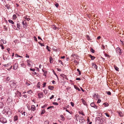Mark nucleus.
<instances>
[{"instance_id":"bf43d9fd","label":"nucleus","mask_w":124,"mask_h":124,"mask_svg":"<svg viewBox=\"0 0 124 124\" xmlns=\"http://www.w3.org/2000/svg\"><path fill=\"white\" fill-rule=\"evenodd\" d=\"M58 61L60 63V64H61L62 65L63 64L62 62V61H61V60H59Z\"/></svg>"},{"instance_id":"7ed1b4c3","label":"nucleus","mask_w":124,"mask_h":124,"mask_svg":"<svg viewBox=\"0 0 124 124\" xmlns=\"http://www.w3.org/2000/svg\"><path fill=\"white\" fill-rule=\"evenodd\" d=\"M116 51L117 52L119 53V55H121V53L122 52V50L120 48L118 47L116 48Z\"/></svg>"},{"instance_id":"2eb2a0df","label":"nucleus","mask_w":124,"mask_h":124,"mask_svg":"<svg viewBox=\"0 0 124 124\" xmlns=\"http://www.w3.org/2000/svg\"><path fill=\"white\" fill-rule=\"evenodd\" d=\"M18 116L17 115L15 116L14 117V119L15 121L18 120Z\"/></svg>"},{"instance_id":"c85d7f7f","label":"nucleus","mask_w":124,"mask_h":124,"mask_svg":"<svg viewBox=\"0 0 124 124\" xmlns=\"http://www.w3.org/2000/svg\"><path fill=\"white\" fill-rule=\"evenodd\" d=\"M37 86L39 88H40V84L39 82H38L37 85Z\"/></svg>"},{"instance_id":"e2e57ef3","label":"nucleus","mask_w":124,"mask_h":124,"mask_svg":"<svg viewBox=\"0 0 124 124\" xmlns=\"http://www.w3.org/2000/svg\"><path fill=\"white\" fill-rule=\"evenodd\" d=\"M57 70L59 71H62L61 69H60L57 68Z\"/></svg>"},{"instance_id":"f3484780","label":"nucleus","mask_w":124,"mask_h":124,"mask_svg":"<svg viewBox=\"0 0 124 124\" xmlns=\"http://www.w3.org/2000/svg\"><path fill=\"white\" fill-rule=\"evenodd\" d=\"M82 102L85 105H86V103L85 102V101L83 99H81Z\"/></svg>"},{"instance_id":"9b49d317","label":"nucleus","mask_w":124,"mask_h":124,"mask_svg":"<svg viewBox=\"0 0 124 124\" xmlns=\"http://www.w3.org/2000/svg\"><path fill=\"white\" fill-rule=\"evenodd\" d=\"M0 42H1L2 43L4 44H5L6 43V41L5 40H4L3 39H1L0 40Z\"/></svg>"},{"instance_id":"864d4df0","label":"nucleus","mask_w":124,"mask_h":124,"mask_svg":"<svg viewBox=\"0 0 124 124\" xmlns=\"http://www.w3.org/2000/svg\"><path fill=\"white\" fill-rule=\"evenodd\" d=\"M34 39L36 41H37V39L35 36L34 38Z\"/></svg>"},{"instance_id":"7c9ffc66","label":"nucleus","mask_w":124,"mask_h":124,"mask_svg":"<svg viewBox=\"0 0 124 124\" xmlns=\"http://www.w3.org/2000/svg\"><path fill=\"white\" fill-rule=\"evenodd\" d=\"M106 93H107V94L109 95H110L111 94V92L109 91H106Z\"/></svg>"},{"instance_id":"a878e982","label":"nucleus","mask_w":124,"mask_h":124,"mask_svg":"<svg viewBox=\"0 0 124 124\" xmlns=\"http://www.w3.org/2000/svg\"><path fill=\"white\" fill-rule=\"evenodd\" d=\"M53 29L54 30H56V29H58V28H57L55 25H53Z\"/></svg>"},{"instance_id":"4468645a","label":"nucleus","mask_w":124,"mask_h":124,"mask_svg":"<svg viewBox=\"0 0 124 124\" xmlns=\"http://www.w3.org/2000/svg\"><path fill=\"white\" fill-rule=\"evenodd\" d=\"M89 56L91 58L92 60H93L95 58V57L94 56H92L91 55H89Z\"/></svg>"},{"instance_id":"603ef678","label":"nucleus","mask_w":124,"mask_h":124,"mask_svg":"<svg viewBox=\"0 0 124 124\" xmlns=\"http://www.w3.org/2000/svg\"><path fill=\"white\" fill-rule=\"evenodd\" d=\"M74 88L76 89H78V87L75 85H74Z\"/></svg>"},{"instance_id":"774afa93","label":"nucleus","mask_w":124,"mask_h":124,"mask_svg":"<svg viewBox=\"0 0 124 124\" xmlns=\"http://www.w3.org/2000/svg\"><path fill=\"white\" fill-rule=\"evenodd\" d=\"M26 58H29V55H28L27 54H26Z\"/></svg>"},{"instance_id":"6e6d98bb","label":"nucleus","mask_w":124,"mask_h":124,"mask_svg":"<svg viewBox=\"0 0 124 124\" xmlns=\"http://www.w3.org/2000/svg\"><path fill=\"white\" fill-rule=\"evenodd\" d=\"M105 114L108 117H109V114H108L107 113H105Z\"/></svg>"},{"instance_id":"a19ab883","label":"nucleus","mask_w":124,"mask_h":124,"mask_svg":"<svg viewBox=\"0 0 124 124\" xmlns=\"http://www.w3.org/2000/svg\"><path fill=\"white\" fill-rule=\"evenodd\" d=\"M10 80V78L9 77H7L6 78V80L7 81H9Z\"/></svg>"},{"instance_id":"3c124183","label":"nucleus","mask_w":124,"mask_h":124,"mask_svg":"<svg viewBox=\"0 0 124 124\" xmlns=\"http://www.w3.org/2000/svg\"><path fill=\"white\" fill-rule=\"evenodd\" d=\"M70 103H71V105L73 107L74 106V104L73 103V102H70Z\"/></svg>"},{"instance_id":"0eeeda50","label":"nucleus","mask_w":124,"mask_h":124,"mask_svg":"<svg viewBox=\"0 0 124 124\" xmlns=\"http://www.w3.org/2000/svg\"><path fill=\"white\" fill-rule=\"evenodd\" d=\"M10 85L11 87H12L16 88V83H15V82H13Z\"/></svg>"},{"instance_id":"6e6552de","label":"nucleus","mask_w":124,"mask_h":124,"mask_svg":"<svg viewBox=\"0 0 124 124\" xmlns=\"http://www.w3.org/2000/svg\"><path fill=\"white\" fill-rule=\"evenodd\" d=\"M36 107L35 106L33 105H32L31 106V110H33L34 111L36 109Z\"/></svg>"},{"instance_id":"f8f14e48","label":"nucleus","mask_w":124,"mask_h":124,"mask_svg":"<svg viewBox=\"0 0 124 124\" xmlns=\"http://www.w3.org/2000/svg\"><path fill=\"white\" fill-rule=\"evenodd\" d=\"M48 89L50 90H53L54 88V87L53 86H49L48 87Z\"/></svg>"},{"instance_id":"aec40b11","label":"nucleus","mask_w":124,"mask_h":124,"mask_svg":"<svg viewBox=\"0 0 124 124\" xmlns=\"http://www.w3.org/2000/svg\"><path fill=\"white\" fill-rule=\"evenodd\" d=\"M49 60H50V63H52L53 62L52 61L53 60V59L50 56L49 57Z\"/></svg>"},{"instance_id":"13d9d810","label":"nucleus","mask_w":124,"mask_h":124,"mask_svg":"<svg viewBox=\"0 0 124 124\" xmlns=\"http://www.w3.org/2000/svg\"><path fill=\"white\" fill-rule=\"evenodd\" d=\"M55 5L56 7L58 8L59 6V4L58 3H57L55 4Z\"/></svg>"},{"instance_id":"bb28decb","label":"nucleus","mask_w":124,"mask_h":124,"mask_svg":"<svg viewBox=\"0 0 124 124\" xmlns=\"http://www.w3.org/2000/svg\"><path fill=\"white\" fill-rule=\"evenodd\" d=\"M60 76L62 77L63 78H66V75H65L64 74H62L60 75Z\"/></svg>"},{"instance_id":"dca6fc26","label":"nucleus","mask_w":124,"mask_h":124,"mask_svg":"<svg viewBox=\"0 0 124 124\" xmlns=\"http://www.w3.org/2000/svg\"><path fill=\"white\" fill-rule=\"evenodd\" d=\"M118 113L120 116L122 117L123 116V113L121 111H119L118 112Z\"/></svg>"},{"instance_id":"f257e3e1","label":"nucleus","mask_w":124,"mask_h":124,"mask_svg":"<svg viewBox=\"0 0 124 124\" xmlns=\"http://www.w3.org/2000/svg\"><path fill=\"white\" fill-rule=\"evenodd\" d=\"M1 115H0V122L3 124L7 123V121L6 118L4 117H1Z\"/></svg>"},{"instance_id":"69168bd1","label":"nucleus","mask_w":124,"mask_h":124,"mask_svg":"<svg viewBox=\"0 0 124 124\" xmlns=\"http://www.w3.org/2000/svg\"><path fill=\"white\" fill-rule=\"evenodd\" d=\"M87 123H88L89 122H90V119L89 117H88V118H87Z\"/></svg>"},{"instance_id":"de8ad7c7","label":"nucleus","mask_w":124,"mask_h":124,"mask_svg":"<svg viewBox=\"0 0 124 124\" xmlns=\"http://www.w3.org/2000/svg\"><path fill=\"white\" fill-rule=\"evenodd\" d=\"M100 117H98L96 118V120H98L99 121L100 120Z\"/></svg>"},{"instance_id":"8fccbe9b","label":"nucleus","mask_w":124,"mask_h":124,"mask_svg":"<svg viewBox=\"0 0 124 124\" xmlns=\"http://www.w3.org/2000/svg\"><path fill=\"white\" fill-rule=\"evenodd\" d=\"M9 63H8L7 64H5L3 65L5 67H7V66H8Z\"/></svg>"},{"instance_id":"0e129e2a","label":"nucleus","mask_w":124,"mask_h":124,"mask_svg":"<svg viewBox=\"0 0 124 124\" xmlns=\"http://www.w3.org/2000/svg\"><path fill=\"white\" fill-rule=\"evenodd\" d=\"M105 55L106 56H107V57H109V55L108 54H105Z\"/></svg>"},{"instance_id":"a211bd4d","label":"nucleus","mask_w":124,"mask_h":124,"mask_svg":"<svg viewBox=\"0 0 124 124\" xmlns=\"http://www.w3.org/2000/svg\"><path fill=\"white\" fill-rule=\"evenodd\" d=\"M5 6V7H6L8 9H9L10 8V5H6Z\"/></svg>"},{"instance_id":"680f3d73","label":"nucleus","mask_w":124,"mask_h":124,"mask_svg":"<svg viewBox=\"0 0 124 124\" xmlns=\"http://www.w3.org/2000/svg\"><path fill=\"white\" fill-rule=\"evenodd\" d=\"M30 70L31 71H34L35 70V69H31V68H30Z\"/></svg>"},{"instance_id":"393cba45","label":"nucleus","mask_w":124,"mask_h":124,"mask_svg":"<svg viewBox=\"0 0 124 124\" xmlns=\"http://www.w3.org/2000/svg\"><path fill=\"white\" fill-rule=\"evenodd\" d=\"M17 18L16 15L14 14L13 16V19H15Z\"/></svg>"},{"instance_id":"423d86ee","label":"nucleus","mask_w":124,"mask_h":124,"mask_svg":"<svg viewBox=\"0 0 124 124\" xmlns=\"http://www.w3.org/2000/svg\"><path fill=\"white\" fill-rule=\"evenodd\" d=\"M91 106L92 107L95 108H97V106L95 105L94 102H92L90 104Z\"/></svg>"},{"instance_id":"72a5a7b5","label":"nucleus","mask_w":124,"mask_h":124,"mask_svg":"<svg viewBox=\"0 0 124 124\" xmlns=\"http://www.w3.org/2000/svg\"><path fill=\"white\" fill-rule=\"evenodd\" d=\"M93 66L96 69H97V65L95 64H93Z\"/></svg>"},{"instance_id":"412c9836","label":"nucleus","mask_w":124,"mask_h":124,"mask_svg":"<svg viewBox=\"0 0 124 124\" xmlns=\"http://www.w3.org/2000/svg\"><path fill=\"white\" fill-rule=\"evenodd\" d=\"M8 21L9 23H11L12 24H14V23L12 20H9Z\"/></svg>"},{"instance_id":"4be33fe9","label":"nucleus","mask_w":124,"mask_h":124,"mask_svg":"<svg viewBox=\"0 0 124 124\" xmlns=\"http://www.w3.org/2000/svg\"><path fill=\"white\" fill-rule=\"evenodd\" d=\"M114 68L115 69V70L116 71H119V68L118 67H116V66L115 65L114 66Z\"/></svg>"},{"instance_id":"6ab92c4d","label":"nucleus","mask_w":124,"mask_h":124,"mask_svg":"<svg viewBox=\"0 0 124 124\" xmlns=\"http://www.w3.org/2000/svg\"><path fill=\"white\" fill-rule=\"evenodd\" d=\"M103 105H104L105 107H107L108 106V104L107 102H105L103 103Z\"/></svg>"},{"instance_id":"a18cd8bd","label":"nucleus","mask_w":124,"mask_h":124,"mask_svg":"<svg viewBox=\"0 0 124 124\" xmlns=\"http://www.w3.org/2000/svg\"><path fill=\"white\" fill-rule=\"evenodd\" d=\"M47 104H45V105H44V106H42L41 107V108H44L45 107H46V106H47Z\"/></svg>"},{"instance_id":"338daca9","label":"nucleus","mask_w":124,"mask_h":124,"mask_svg":"<svg viewBox=\"0 0 124 124\" xmlns=\"http://www.w3.org/2000/svg\"><path fill=\"white\" fill-rule=\"evenodd\" d=\"M33 117V116H31L29 118V120H31Z\"/></svg>"},{"instance_id":"09e8293b","label":"nucleus","mask_w":124,"mask_h":124,"mask_svg":"<svg viewBox=\"0 0 124 124\" xmlns=\"http://www.w3.org/2000/svg\"><path fill=\"white\" fill-rule=\"evenodd\" d=\"M26 84L28 86L29 85H30V83L28 82L27 81L26 82Z\"/></svg>"},{"instance_id":"b1692460","label":"nucleus","mask_w":124,"mask_h":124,"mask_svg":"<svg viewBox=\"0 0 124 124\" xmlns=\"http://www.w3.org/2000/svg\"><path fill=\"white\" fill-rule=\"evenodd\" d=\"M45 112H46V111H45V109H43L41 111V115H42L44 114V113H45Z\"/></svg>"},{"instance_id":"39448f33","label":"nucleus","mask_w":124,"mask_h":124,"mask_svg":"<svg viewBox=\"0 0 124 124\" xmlns=\"http://www.w3.org/2000/svg\"><path fill=\"white\" fill-rule=\"evenodd\" d=\"M44 95L43 93L42 92H40L38 93V98H43V97Z\"/></svg>"},{"instance_id":"79ce46f5","label":"nucleus","mask_w":124,"mask_h":124,"mask_svg":"<svg viewBox=\"0 0 124 124\" xmlns=\"http://www.w3.org/2000/svg\"><path fill=\"white\" fill-rule=\"evenodd\" d=\"M27 16H25L24 17V18L25 19H26V20L27 21H29L30 20V19L29 18H27Z\"/></svg>"},{"instance_id":"ea45409f","label":"nucleus","mask_w":124,"mask_h":124,"mask_svg":"<svg viewBox=\"0 0 124 124\" xmlns=\"http://www.w3.org/2000/svg\"><path fill=\"white\" fill-rule=\"evenodd\" d=\"M53 104L56 105H58V103L56 102H53Z\"/></svg>"},{"instance_id":"052dcab7","label":"nucleus","mask_w":124,"mask_h":124,"mask_svg":"<svg viewBox=\"0 0 124 124\" xmlns=\"http://www.w3.org/2000/svg\"><path fill=\"white\" fill-rule=\"evenodd\" d=\"M12 66H11L9 68H8L7 69L8 70H11V69L12 68Z\"/></svg>"},{"instance_id":"c9c22d12","label":"nucleus","mask_w":124,"mask_h":124,"mask_svg":"<svg viewBox=\"0 0 124 124\" xmlns=\"http://www.w3.org/2000/svg\"><path fill=\"white\" fill-rule=\"evenodd\" d=\"M90 51L93 53H94V50H93L92 48H91V49Z\"/></svg>"},{"instance_id":"4c0bfd02","label":"nucleus","mask_w":124,"mask_h":124,"mask_svg":"<svg viewBox=\"0 0 124 124\" xmlns=\"http://www.w3.org/2000/svg\"><path fill=\"white\" fill-rule=\"evenodd\" d=\"M46 82H44L43 83V87H44L46 86Z\"/></svg>"},{"instance_id":"ddd939ff","label":"nucleus","mask_w":124,"mask_h":124,"mask_svg":"<svg viewBox=\"0 0 124 124\" xmlns=\"http://www.w3.org/2000/svg\"><path fill=\"white\" fill-rule=\"evenodd\" d=\"M17 28H18V30H19L20 28V23H17ZM16 30H17V29H16Z\"/></svg>"},{"instance_id":"5fc2aeb1","label":"nucleus","mask_w":124,"mask_h":124,"mask_svg":"<svg viewBox=\"0 0 124 124\" xmlns=\"http://www.w3.org/2000/svg\"><path fill=\"white\" fill-rule=\"evenodd\" d=\"M54 97V95H52L50 98V99L51 100L52 99V98H53Z\"/></svg>"},{"instance_id":"4d7b16f0","label":"nucleus","mask_w":124,"mask_h":124,"mask_svg":"<svg viewBox=\"0 0 124 124\" xmlns=\"http://www.w3.org/2000/svg\"><path fill=\"white\" fill-rule=\"evenodd\" d=\"M101 101V100H100V99H99L98 100V101H97V103H100Z\"/></svg>"},{"instance_id":"c03bdc74","label":"nucleus","mask_w":124,"mask_h":124,"mask_svg":"<svg viewBox=\"0 0 124 124\" xmlns=\"http://www.w3.org/2000/svg\"><path fill=\"white\" fill-rule=\"evenodd\" d=\"M0 46L1 47V49H4V47L3 46V45L0 44Z\"/></svg>"},{"instance_id":"cd10ccee","label":"nucleus","mask_w":124,"mask_h":124,"mask_svg":"<svg viewBox=\"0 0 124 124\" xmlns=\"http://www.w3.org/2000/svg\"><path fill=\"white\" fill-rule=\"evenodd\" d=\"M21 65L24 68H25L26 67V65H25L23 63H22L21 64Z\"/></svg>"},{"instance_id":"2f4dec72","label":"nucleus","mask_w":124,"mask_h":124,"mask_svg":"<svg viewBox=\"0 0 124 124\" xmlns=\"http://www.w3.org/2000/svg\"><path fill=\"white\" fill-rule=\"evenodd\" d=\"M3 104L1 102H0V108H2L3 107Z\"/></svg>"},{"instance_id":"9d476101","label":"nucleus","mask_w":124,"mask_h":124,"mask_svg":"<svg viewBox=\"0 0 124 124\" xmlns=\"http://www.w3.org/2000/svg\"><path fill=\"white\" fill-rule=\"evenodd\" d=\"M22 24L23 26V27L24 28H26L27 27L26 23L25 24L23 21L22 22Z\"/></svg>"},{"instance_id":"49530a36","label":"nucleus","mask_w":124,"mask_h":124,"mask_svg":"<svg viewBox=\"0 0 124 124\" xmlns=\"http://www.w3.org/2000/svg\"><path fill=\"white\" fill-rule=\"evenodd\" d=\"M47 73V71H45L43 75L46 77V74Z\"/></svg>"},{"instance_id":"c756f323","label":"nucleus","mask_w":124,"mask_h":124,"mask_svg":"<svg viewBox=\"0 0 124 124\" xmlns=\"http://www.w3.org/2000/svg\"><path fill=\"white\" fill-rule=\"evenodd\" d=\"M86 37H87V39L88 40H91V39H90V37H89L88 35H86Z\"/></svg>"},{"instance_id":"20e7f679","label":"nucleus","mask_w":124,"mask_h":124,"mask_svg":"<svg viewBox=\"0 0 124 124\" xmlns=\"http://www.w3.org/2000/svg\"><path fill=\"white\" fill-rule=\"evenodd\" d=\"M15 97L18 96L20 97H21V93L18 91H17L16 92H15Z\"/></svg>"},{"instance_id":"5701e85b","label":"nucleus","mask_w":124,"mask_h":124,"mask_svg":"<svg viewBox=\"0 0 124 124\" xmlns=\"http://www.w3.org/2000/svg\"><path fill=\"white\" fill-rule=\"evenodd\" d=\"M27 62L28 63L27 64L28 66H30L31 65V64L30 63V60H27Z\"/></svg>"},{"instance_id":"f704fd0d","label":"nucleus","mask_w":124,"mask_h":124,"mask_svg":"<svg viewBox=\"0 0 124 124\" xmlns=\"http://www.w3.org/2000/svg\"><path fill=\"white\" fill-rule=\"evenodd\" d=\"M46 48L48 51H51L50 49V48L48 46H47Z\"/></svg>"},{"instance_id":"e433bc0d","label":"nucleus","mask_w":124,"mask_h":124,"mask_svg":"<svg viewBox=\"0 0 124 124\" xmlns=\"http://www.w3.org/2000/svg\"><path fill=\"white\" fill-rule=\"evenodd\" d=\"M77 70L79 72V75H81V73L79 69H77Z\"/></svg>"},{"instance_id":"37998d69","label":"nucleus","mask_w":124,"mask_h":124,"mask_svg":"<svg viewBox=\"0 0 124 124\" xmlns=\"http://www.w3.org/2000/svg\"><path fill=\"white\" fill-rule=\"evenodd\" d=\"M49 121H46L44 122L45 124H48Z\"/></svg>"},{"instance_id":"f03ea898","label":"nucleus","mask_w":124,"mask_h":124,"mask_svg":"<svg viewBox=\"0 0 124 124\" xmlns=\"http://www.w3.org/2000/svg\"><path fill=\"white\" fill-rule=\"evenodd\" d=\"M85 121V119L83 118V117L80 116L79 118V122L81 123H83Z\"/></svg>"},{"instance_id":"1a4fd4ad","label":"nucleus","mask_w":124,"mask_h":124,"mask_svg":"<svg viewBox=\"0 0 124 124\" xmlns=\"http://www.w3.org/2000/svg\"><path fill=\"white\" fill-rule=\"evenodd\" d=\"M18 66L17 64L15 63V65L14 66L13 69L15 70H16Z\"/></svg>"},{"instance_id":"473e14b6","label":"nucleus","mask_w":124,"mask_h":124,"mask_svg":"<svg viewBox=\"0 0 124 124\" xmlns=\"http://www.w3.org/2000/svg\"><path fill=\"white\" fill-rule=\"evenodd\" d=\"M99 121L101 123V124H102L103 122V121L102 119L101 118L100 119V120H99Z\"/></svg>"},{"instance_id":"58836bf2","label":"nucleus","mask_w":124,"mask_h":124,"mask_svg":"<svg viewBox=\"0 0 124 124\" xmlns=\"http://www.w3.org/2000/svg\"><path fill=\"white\" fill-rule=\"evenodd\" d=\"M61 117L63 119V120L64 121L65 120V118L62 115H61Z\"/></svg>"}]
</instances>
